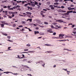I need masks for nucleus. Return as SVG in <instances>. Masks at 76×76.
<instances>
[{"label": "nucleus", "instance_id": "1", "mask_svg": "<svg viewBox=\"0 0 76 76\" xmlns=\"http://www.w3.org/2000/svg\"><path fill=\"white\" fill-rule=\"evenodd\" d=\"M64 34H59V37L60 39H62V38H64Z\"/></svg>", "mask_w": 76, "mask_h": 76}, {"label": "nucleus", "instance_id": "2", "mask_svg": "<svg viewBox=\"0 0 76 76\" xmlns=\"http://www.w3.org/2000/svg\"><path fill=\"white\" fill-rule=\"evenodd\" d=\"M67 9L69 10H72L74 9H75V8H71L70 7H68Z\"/></svg>", "mask_w": 76, "mask_h": 76}, {"label": "nucleus", "instance_id": "3", "mask_svg": "<svg viewBox=\"0 0 76 76\" xmlns=\"http://www.w3.org/2000/svg\"><path fill=\"white\" fill-rule=\"evenodd\" d=\"M56 22H59V23H62L63 20H61L60 19L56 20Z\"/></svg>", "mask_w": 76, "mask_h": 76}, {"label": "nucleus", "instance_id": "4", "mask_svg": "<svg viewBox=\"0 0 76 76\" xmlns=\"http://www.w3.org/2000/svg\"><path fill=\"white\" fill-rule=\"evenodd\" d=\"M22 66H23V67H26V68H27V69H30V68L28 66H27L26 65H22Z\"/></svg>", "mask_w": 76, "mask_h": 76}, {"label": "nucleus", "instance_id": "5", "mask_svg": "<svg viewBox=\"0 0 76 76\" xmlns=\"http://www.w3.org/2000/svg\"><path fill=\"white\" fill-rule=\"evenodd\" d=\"M47 32L49 33H53V31H50V30H47Z\"/></svg>", "mask_w": 76, "mask_h": 76}, {"label": "nucleus", "instance_id": "6", "mask_svg": "<svg viewBox=\"0 0 76 76\" xmlns=\"http://www.w3.org/2000/svg\"><path fill=\"white\" fill-rule=\"evenodd\" d=\"M52 25H56V27H57L58 26V25H57V23H52Z\"/></svg>", "mask_w": 76, "mask_h": 76}, {"label": "nucleus", "instance_id": "7", "mask_svg": "<svg viewBox=\"0 0 76 76\" xmlns=\"http://www.w3.org/2000/svg\"><path fill=\"white\" fill-rule=\"evenodd\" d=\"M26 13H27V14H28V15H29V16H31V12H26Z\"/></svg>", "mask_w": 76, "mask_h": 76}, {"label": "nucleus", "instance_id": "8", "mask_svg": "<svg viewBox=\"0 0 76 76\" xmlns=\"http://www.w3.org/2000/svg\"><path fill=\"white\" fill-rule=\"evenodd\" d=\"M39 35H44V33L40 32L39 33Z\"/></svg>", "mask_w": 76, "mask_h": 76}, {"label": "nucleus", "instance_id": "9", "mask_svg": "<svg viewBox=\"0 0 76 76\" xmlns=\"http://www.w3.org/2000/svg\"><path fill=\"white\" fill-rule=\"evenodd\" d=\"M44 63V62L42 61H40L38 62H36V64H38V63Z\"/></svg>", "mask_w": 76, "mask_h": 76}, {"label": "nucleus", "instance_id": "10", "mask_svg": "<svg viewBox=\"0 0 76 76\" xmlns=\"http://www.w3.org/2000/svg\"><path fill=\"white\" fill-rule=\"evenodd\" d=\"M45 45L46 46H53V45H51L50 44H45Z\"/></svg>", "mask_w": 76, "mask_h": 76}, {"label": "nucleus", "instance_id": "11", "mask_svg": "<svg viewBox=\"0 0 76 76\" xmlns=\"http://www.w3.org/2000/svg\"><path fill=\"white\" fill-rule=\"evenodd\" d=\"M34 34L35 35H36V34H39V31H34Z\"/></svg>", "mask_w": 76, "mask_h": 76}, {"label": "nucleus", "instance_id": "12", "mask_svg": "<svg viewBox=\"0 0 76 76\" xmlns=\"http://www.w3.org/2000/svg\"><path fill=\"white\" fill-rule=\"evenodd\" d=\"M58 12H61V13H62V10H58Z\"/></svg>", "mask_w": 76, "mask_h": 76}, {"label": "nucleus", "instance_id": "13", "mask_svg": "<svg viewBox=\"0 0 76 76\" xmlns=\"http://www.w3.org/2000/svg\"><path fill=\"white\" fill-rule=\"evenodd\" d=\"M31 6H32V7H35V4H31Z\"/></svg>", "mask_w": 76, "mask_h": 76}, {"label": "nucleus", "instance_id": "14", "mask_svg": "<svg viewBox=\"0 0 76 76\" xmlns=\"http://www.w3.org/2000/svg\"><path fill=\"white\" fill-rule=\"evenodd\" d=\"M22 24H26V22L25 21H23L22 22Z\"/></svg>", "mask_w": 76, "mask_h": 76}, {"label": "nucleus", "instance_id": "15", "mask_svg": "<svg viewBox=\"0 0 76 76\" xmlns=\"http://www.w3.org/2000/svg\"><path fill=\"white\" fill-rule=\"evenodd\" d=\"M28 53H34L35 52V51H28Z\"/></svg>", "mask_w": 76, "mask_h": 76}, {"label": "nucleus", "instance_id": "16", "mask_svg": "<svg viewBox=\"0 0 76 76\" xmlns=\"http://www.w3.org/2000/svg\"><path fill=\"white\" fill-rule=\"evenodd\" d=\"M1 23H3V24H5V22H6V21H2L1 22Z\"/></svg>", "mask_w": 76, "mask_h": 76}, {"label": "nucleus", "instance_id": "17", "mask_svg": "<svg viewBox=\"0 0 76 76\" xmlns=\"http://www.w3.org/2000/svg\"><path fill=\"white\" fill-rule=\"evenodd\" d=\"M9 13L10 14V15H11L12 14H13V12H9Z\"/></svg>", "mask_w": 76, "mask_h": 76}, {"label": "nucleus", "instance_id": "18", "mask_svg": "<svg viewBox=\"0 0 76 76\" xmlns=\"http://www.w3.org/2000/svg\"><path fill=\"white\" fill-rule=\"evenodd\" d=\"M69 13H68V12H67V13H65L64 14V15H69Z\"/></svg>", "mask_w": 76, "mask_h": 76}, {"label": "nucleus", "instance_id": "19", "mask_svg": "<svg viewBox=\"0 0 76 76\" xmlns=\"http://www.w3.org/2000/svg\"><path fill=\"white\" fill-rule=\"evenodd\" d=\"M72 36H66L65 37V38H72Z\"/></svg>", "mask_w": 76, "mask_h": 76}, {"label": "nucleus", "instance_id": "20", "mask_svg": "<svg viewBox=\"0 0 76 76\" xmlns=\"http://www.w3.org/2000/svg\"><path fill=\"white\" fill-rule=\"evenodd\" d=\"M38 4V2H37L35 1L34 5H36V4Z\"/></svg>", "mask_w": 76, "mask_h": 76}, {"label": "nucleus", "instance_id": "21", "mask_svg": "<svg viewBox=\"0 0 76 76\" xmlns=\"http://www.w3.org/2000/svg\"><path fill=\"white\" fill-rule=\"evenodd\" d=\"M3 73H6V74H8V73H9V72H4Z\"/></svg>", "mask_w": 76, "mask_h": 76}, {"label": "nucleus", "instance_id": "22", "mask_svg": "<svg viewBox=\"0 0 76 76\" xmlns=\"http://www.w3.org/2000/svg\"><path fill=\"white\" fill-rule=\"evenodd\" d=\"M47 53H53V52H52V51H47V52H45V53H47Z\"/></svg>", "mask_w": 76, "mask_h": 76}, {"label": "nucleus", "instance_id": "23", "mask_svg": "<svg viewBox=\"0 0 76 76\" xmlns=\"http://www.w3.org/2000/svg\"><path fill=\"white\" fill-rule=\"evenodd\" d=\"M68 13H72L73 12V11H67Z\"/></svg>", "mask_w": 76, "mask_h": 76}, {"label": "nucleus", "instance_id": "24", "mask_svg": "<svg viewBox=\"0 0 76 76\" xmlns=\"http://www.w3.org/2000/svg\"><path fill=\"white\" fill-rule=\"evenodd\" d=\"M18 14V12H13V14Z\"/></svg>", "mask_w": 76, "mask_h": 76}, {"label": "nucleus", "instance_id": "25", "mask_svg": "<svg viewBox=\"0 0 76 76\" xmlns=\"http://www.w3.org/2000/svg\"><path fill=\"white\" fill-rule=\"evenodd\" d=\"M18 57H17V58H23V57L22 58H20V56L19 55H18Z\"/></svg>", "mask_w": 76, "mask_h": 76}, {"label": "nucleus", "instance_id": "26", "mask_svg": "<svg viewBox=\"0 0 76 76\" xmlns=\"http://www.w3.org/2000/svg\"><path fill=\"white\" fill-rule=\"evenodd\" d=\"M55 5H58V3H55L54 4Z\"/></svg>", "mask_w": 76, "mask_h": 76}, {"label": "nucleus", "instance_id": "27", "mask_svg": "<svg viewBox=\"0 0 76 76\" xmlns=\"http://www.w3.org/2000/svg\"><path fill=\"white\" fill-rule=\"evenodd\" d=\"M40 14L41 15H43V11H41V12H40Z\"/></svg>", "mask_w": 76, "mask_h": 76}, {"label": "nucleus", "instance_id": "28", "mask_svg": "<svg viewBox=\"0 0 76 76\" xmlns=\"http://www.w3.org/2000/svg\"><path fill=\"white\" fill-rule=\"evenodd\" d=\"M28 4H24V6L25 7H26V6H28Z\"/></svg>", "mask_w": 76, "mask_h": 76}, {"label": "nucleus", "instance_id": "29", "mask_svg": "<svg viewBox=\"0 0 76 76\" xmlns=\"http://www.w3.org/2000/svg\"><path fill=\"white\" fill-rule=\"evenodd\" d=\"M44 23L45 24V25H48V22H44Z\"/></svg>", "mask_w": 76, "mask_h": 76}, {"label": "nucleus", "instance_id": "30", "mask_svg": "<svg viewBox=\"0 0 76 76\" xmlns=\"http://www.w3.org/2000/svg\"><path fill=\"white\" fill-rule=\"evenodd\" d=\"M26 46L27 47H31V45L29 44L26 45Z\"/></svg>", "mask_w": 76, "mask_h": 76}, {"label": "nucleus", "instance_id": "31", "mask_svg": "<svg viewBox=\"0 0 76 76\" xmlns=\"http://www.w3.org/2000/svg\"><path fill=\"white\" fill-rule=\"evenodd\" d=\"M4 25L1 24V27H4Z\"/></svg>", "mask_w": 76, "mask_h": 76}, {"label": "nucleus", "instance_id": "32", "mask_svg": "<svg viewBox=\"0 0 76 76\" xmlns=\"http://www.w3.org/2000/svg\"><path fill=\"white\" fill-rule=\"evenodd\" d=\"M51 27L52 28H55L56 29V28L54 27V26L53 25L51 26Z\"/></svg>", "mask_w": 76, "mask_h": 76}, {"label": "nucleus", "instance_id": "33", "mask_svg": "<svg viewBox=\"0 0 76 76\" xmlns=\"http://www.w3.org/2000/svg\"><path fill=\"white\" fill-rule=\"evenodd\" d=\"M47 4H50V2L49 1L47 3Z\"/></svg>", "mask_w": 76, "mask_h": 76}, {"label": "nucleus", "instance_id": "34", "mask_svg": "<svg viewBox=\"0 0 76 76\" xmlns=\"http://www.w3.org/2000/svg\"><path fill=\"white\" fill-rule=\"evenodd\" d=\"M21 2H22V1H17V2L18 3H21Z\"/></svg>", "mask_w": 76, "mask_h": 76}, {"label": "nucleus", "instance_id": "35", "mask_svg": "<svg viewBox=\"0 0 76 76\" xmlns=\"http://www.w3.org/2000/svg\"><path fill=\"white\" fill-rule=\"evenodd\" d=\"M66 12V11L62 10V12H63V13H65Z\"/></svg>", "mask_w": 76, "mask_h": 76}, {"label": "nucleus", "instance_id": "36", "mask_svg": "<svg viewBox=\"0 0 76 76\" xmlns=\"http://www.w3.org/2000/svg\"><path fill=\"white\" fill-rule=\"evenodd\" d=\"M53 35H56V32H54L53 33Z\"/></svg>", "mask_w": 76, "mask_h": 76}, {"label": "nucleus", "instance_id": "37", "mask_svg": "<svg viewBox=\"0 0 76 76\" xmlns=\"http://www.w3.org/2000/svg\"><path fill=\"white\" fill-rule=\"evenodd\" d=\"M51 9H52V10H54V7H51Z\"/></svg>", "mask_w": 76, "mask_h": 76}, {"label": "nucleus", "instance_id": "38", "mask_svg": "<svg viewBox=\"0 0 76 76\" xmlns=\"http://www.w3.org/2000/svg\"><path fill=\"white\" fill-rule=\"evenodd\" d=\"M75 26V24H73V25H72V28H74V27Z\"/></svg>", "mask_w": 76, "mask_h": 76}, {"label": "nucleus", "instance_id": "39", "mask_svg": "<svg viewBox=\"0 0 76 76\" xmlns=\"http://www.w3.org/2000/svg\"><path fill=\"white\" fill-rule=\"evenodd\" d=\"M52 38H54V39H55V38H56V39H58V38L57 37H52Z\"/></svg>", "mask_w": 76, "mask_h": 76}, {"label": "nucleus", "instance_id": "40", "mask_svg": "<svg viewBox=\"0 0 76 76\" xmlns=\"http://www.w3.org/2000/svg\"><path fill=\"white\" fill-rule=\"evenodd\" d=\"M32 18L30 19V20H29V22H32Z\"/></svg>", "mask_w": 76, "mask_h": 76}, {"label": "nucleus", "instance_id": "41", "mask_svg": "<svg viewBox=\"0 0 76 76\" xmlns=\"http://www.w3.org/2000/svg\"><path fill=\"white\" fill-rule=\"evenodd\" d=\"M63 23H65V24H66L67 23H66V22H65V21H63L62 22Z\"/></svg>", "mask_w": 76, "mask_h": 76}, {"label": "nucleus", "instance_id": "42", "mask_svg": "<svg viewBox=\"0 0 76 76\" xmlns=\"http://www.w3.org/2000/svg\"><path fill=\"white\" fill-rule=\"evenodd\" d=\"M11 6H12L11 5H10V6H8L7 7L8 8H10Z\"/></svg>", "mask_w": 76, "mask_h": 76}, {"label": "nucleus", "instance_id": "43", "mask_svg": "<svg viewBox=\"0 0 76 76\" xmlns=\"http://www.w3.org/2000/svg\"><path fill=\"white\" fill-rule=\"evenodd\" d=\"M63 70H64L65 71H67V69H63Z\"/></svg>", "mask_w": 76, "mask_h": 76}, {"label": "nucleus", "instance_id": "44", "mask_svg": "<svg viewBox=\"0 0 76 76\" xmlns=\"http://www.w3.org/2000/svg\"><path fill=\"white\" fill-rule=\"evenodd\" d=\"M27 7L28 8V10H29V9H30L31 7Z\"/></svg>", "mask_w": 76, "mask_h": 76}, {"label": "nucleus", "instance_id": "45", "mask_svg": "<svg viewBox=\"0 0 76 76\" xmlns=\"http://www.w3.org/2000/svg\"><path fill=\"white\" fill-rule=\"evenodd\" d=\"M17 10H21V9H20V8H18V9H17Z\"/></svg>", "mask_w": 76, "mask_h": 76}, {"label": "nucleus", "instance_id": "46", "mask_svg": "<svg viewBox=\"0 0 76 76\" xmlns=\"http://www.w3.org/2000/svg\"><path fill=\"white\" fill-rule=\"evenodd\" d=\"M20 31H25V29H22L20 30Z\"/></svg>", "mask_w": 76, "mask_h": 76}, {"label": "nucleus", "instance_id": "47", "mask_svg": "<svg viewBox=\"0 0 76 76\" xmlns=\"http://www.w3.org/2000/svg\"><path fill=\"white\" fill-rule=\"evenodd\" d=\"M13 67H14V68H16V69H17V68H18V67L15 66H12Z\"/></svg>", "mask_w": 76, "mask_h": 76}, {"label": "nucleus", "instance_id": "48", "mask_svg": "<svg viewBox=\"0 0 76 76\" xmlns=\"http://www.w3.org/2000/svg\"><path fill=\"white\" fill-rule=\"evenodd\" d=\"M58 41L63 42V41H64V40H59Z\"/></svg>", "mask_w": 76, "mask_h": 76}, {"label": "nucleus", "instance_id": "49", "mask_svg": "<svg viewBox=\"0 0 76 76\" xmlns=\"http://www.w3.org/2000/svg\"><path fill=\"white\" fill-rule=\"evenodd\" d=\"M27 29H28L29 30V31H32V30L30 29V28H28Z\"/></svg>", "mask_w": 76, "mask_h": 76}, {"label": "nucleus", "instance_id": "50", "mask_svg": "<svg viewBox=\"0 0 76 76\" xmlns=\"http://www.w3.org/2000/svg\"><path fill=\"white\" fill-rule=\"evenodd\" d=\"M57 27H58V28H61V26H58H58Z\"/></svg>", "mask_w": 76, "mask_h": 76}, {"label": "nucleus", "instance_id": "51", "mask_svg": "<svg viewBox=\"0 0 76 76\" xmlns=\"http://www.w3.org/2000/svg\"><path fill=\"white\" fill-rule=\"evenodd\" d=\"M43 10H44V11H45V12H46V11H47V10L45 9H43Z\"/></svg>", "mask_w": 76, "mask_h": 76}, {"label": "nucleus", "instance_id": "52", "mask_svg": "<svg viewBox=\"0 0 76 76\" xmlns=\"http://www.w3.org/2000/svg\"><path fill=\"white\" fill-rule=\"evenodd\" d=\"M3 34L4 35H5V36H7V34H6L4 33Z\"/></svg>", "mask_w": 76, "mask_h": 76}, {"label": "nucleus", "instance_id": "53", "mask_svg": "<svg viewBox=\"0 0 76 76\" xmlns=\"http://www.w3.org/2000/svg\"><path fill=\"white\" fill-rule=\"evenodd\" d=\"M62 18H64V19H66V17H64V16H62Z\"/></svg>", "mask_w": 76, "mask_h": 76}, {"label": "nucleus", "instance_id": "54", "mask_svg": "<svg viewBox=\"0 0 76 76\" xmlns=\"http://www.w3.org/2000/svg\"><path fill=\"white\" fill-rule=\"evenodd\" d=\"M55 2H58V0H55Z\"/></svg>", "mask_w": 76, "mask_h": 76}, {"label": "nucleus", "instance_id": "55", "mask_svg": "<svg viewBox=\"0 0 76 76\" xmlns=\"http://www.w3.org/2000/svg\"><path fill=\"white\" fill-rule=\"evenodd\" d=\"M44 66H45V63H43V64H42V66L43 67H44Z\"/></svg>", "mask_w": 76, "mask_h": 76}, {"label": "nucleus", "instance_id": "56", "mask_svg": "<svg viewBox=\"0 0 76 76\" xmlns=\"http://www.w3.org/2000/svg\"><path fill=\"white\" fill-rule=\"evenodd\" d=\"M64 7L63 6H62L61 7V8H62V9H64Z\"/></svg>", "mask_w": 76, "mask_h": 76}, {"label": "nucleus", "instance_id": "57", "mask_svg": "<svg viewBox=\"0 0 76 76\" xmlns=\"http://www.w3.org/2000/svg\"><path fill=\"white\" fill-rule=\"evenodd\" d=\"M7 37L9 38V39H10V36H7Z\"/></svg>", "mask_w": 76, "mask_h": 76}, {"label": "nucleus", "instance_id": "58", "mask_svg": "<svg viewBox=\"0 0 76 76\" xmlns=\"http://www.w3.org/2000/svg\"><path fill=\"white\" fill-rule=\"evenodd\" d=\"M18 27H23V26L21 25V26H18Z\"/></svg>", "mask_w": 76, "mask_h": 76}, {"label": "nucleus", "instance_id": "59", "mask_svg": "<svg viewBox=\"0 0 76 76\" xmlns=\"http://www.w3.org/2000/svg\"><path fill=\"white\" fill-rule=\"evenodd\" d=\"M25 2H26V1H22V3L23 4Z\"/></svg>", "mask_w": 76, "mask_h": 76}, {"label": "nucleus", "instance_id": "60", "mask_svg": "<svg viewBox=\"0 0 76 76\" xmlns=\"http://www.w3.org/2000/svg\"><path fill=\"white\" fill-rule=\"evenodd\" d=\"M64 50H67V51H68L69 50L67 49H64Z\"/></svg>", "mask_w": 76, "mask_h": 76}, {"label": "nucleus", "instance_id": "61", "mask_svg": "<svg viewBox=\"0 0 76 76\" xmlns=\"http://www.w3.org/2000/svg\"><path fill=\"white\" fill-rule=\"evenodd\" d=\"M12 18V17L10 16H9V18Z\"/></svg>", "mask_w": 76, "mask_h": 76}, {"label": "nucleus", "instance_id": "62", "mask_svg": "<svg viewBox=\"0 0 76 76\" xmlns=\"http://www.w3.org/2000/svg\"><path fill=\"white\" fill-rule=\"evenodd\" d=\"M28 75H29V76H32V75H31V74H27Z\"/></svg>", "mask_w": 76, "mask_h": 76}, {"label": "nucleus", "instance_id": "63", "mask_svg": "<svg viewBox=\"0 0 76 76\" xmlns=\"http://www.w3.org/2000/svg\"><path fill=\"white\" fill-rule=\"evenodd\" d=\"M58 6L57 5H54V7H57Z\"/></svg>", "mask_w": 76, "mask_h": 76}, {"label": "nucleus", "instance_id": "64", "mask_svg": "<svg viewBox=\"0 0 76 76\" xmlns=\"http://www.w3.org/2000/svg\"><path fill=\"white\" fill-rule=\"evenodd\" d=\"M4 8H7V6H4Z\"/></svg>", "mask_w": 76, "mask_h": 76}]
</instances>
